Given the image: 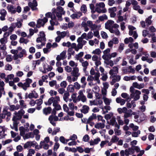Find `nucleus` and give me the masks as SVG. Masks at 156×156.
Instances as JSON below:
<instances>
[{"instance_id":"f257e3e1","label":"nucleus","mask_w":156,"mask_h":156,"mask_svg":"<svg viewBox=\"0 0 156 156\" xmlns=\"http://www.w3.org/2000/svg\"><path fill=\"white\" fill-rule=\"evenodd\" d=\"M52 12H48L45 14V17L51 18L50 21H54L58 20L62 21V15L64 14L65 12L63 8L61 6L57 7L56 9L53 8L51 10Z\"/></svg>"},{"instance_id":"f03ea898","label":"nucleus","mask_w":156,"mask_h":156,"mask_svg":"<svg viewBox=\"0 0 156 156\" xmlns=\"http://www.w3.org/2000/svg\"><path fill=\"white\" fill-rule=\"evenodd\" d=\"M25 111L22 109L18 111L15 112L14 113V116L12 119L13 123L10 125L11 128L14 129L15 131H18V126L19 123V120L22 118L23 115L25 113Z\"/></svg>"},{"instance_id":"7ed1b4c3","label":"nucleus","mask_w":156,"mask_h":156,"mask_svg":"<svg viewBox=\"0 0 156 156\" xmlns=\"http://www.w3.org/2000/svg\"><path fill=\"white\" fill-rule=\"evenodd\" d=\"M129 90L131 92L130 94L131 98H133L134 100L136 101L138 100L140 97L141 92L138 90H135L134 88L131 86Z\"/></svg>"},{"instance_id":"20e7f679","label":"nucleus","mask_w":156,"mask_h":156,"mask_svg":"<svg viewBox=\"0 0 156 156\" xmlns=\"http://www.w3.org/2000/svg\"><path fill=\"white\" fill-rule=\"evenodd\" d=\"M55 109H53L52 112V115L49 116L48 120L50 123L54 126H55L56 123L54 121H56L58 120V117L55 115L56 112Z\"/></svg>"},{"instance_id":"39448f33","label":"nucleus","mask_w":156,"mask_h":156,"mask_svg":"<svg viewBox=\"0 0 156 156\" xmlns=\"http://www.w3.org/2000/svg\"><path fill=\"white\" fill-rule=\"evenodd\" d=\"M79 70V69L78 67H74L73 68V70L71 72V75L73 76L72 78L73 82L76 81L78 77L80 75Z\"/></svg>"},{"instance_id":"423d86ee","label":"nucleus","mask_w":156,"mask_h":156,"mask_svg":"<svg viewBox=\"0 0 156 156\" xmlns=\"http://www.w3.org/2000/svg\"><path fill=\"white\" fill-rule=\"evenodd\" d=\"M9 108L8 107H6L5 108H4L2 112V113L0 114V118L2 119H4L5 118V116L7 115V119H8L9 117H10L11 115V113L9 112H8L7 110ZM9 119V118L8 121Z\"/></svg>"},{"instance_id":"0eeeda50","label":"nucleus","mask_w":156,"mask_h":156,"mask_svg":"<svg viewBox=\"0 0 156 156\" xmlns=\"http://www.w3.org/2000/svg\"><path fill=\"white\" fill-rule=\"evenodd\" d=\"M129 29V34L130 36H133L135 39H136L138 37V35L136 31L134 30L136 28L134 27L129 25L128 26Z\"/></svg>"},{"instance_id":"6e6552de","label":"nucleus","mask_w":156,"mask_h":156,"mask_svg":"<svg viewBox=\"0 0 156 156\" xmlns=\"http://www.w3.org/2000/svg\"><path fill=\"white\" fill-rule=\"evenodd\" d=\"M122 71L124 74H127L132 73L134 74L135 73V70L134 68H133L132 66H129L128 67H123L122 69Z\"/></svg>"},{"instance_id":"1a4fd4ad","label":"nucleus","mask_w":156,"mask_h":156,"mask_svg":"<svg viewBox=\"0 0 156 156\" xmlns=\"http://www.w3.org/2000/svg\"><path fill=\"white\" fill-rule=\"evenodd\" d=\"M48 21V19L46 18H44L43 19H38L37 21V24L36 26L37 27L39 28L41 26H44Z\"/></svg>"},{"instance_id":"9d476101","label":"nucleus","mask_w":156,"mask_h":156,"mask_svg":"<svg viewBox=\"0 0 156 156\" xmlns=\"http://www.w3.org/2000/svg\"><path fill=\"white\" fill-rule=\"evenodd\" d=\"M39 37L37 38L36 41L37 43L42 42V41H45L46 39L45 37V34L43 31H41L38 35Z\"/></svg>"},{"instance_id":"9b49d317","label":"nucleus","mask_w":156,"mask_h":156,"mask_svg":"<svg viewBox=\"0 0 156 156\" xmlns=\"http://www.w3.org/2000/svg\"><path fill=\"white\" fill-rule=\"evenodd\" d=\"M27 55V52L26 50L24 49H23L21 51L19 52L18 55H16L13 56V58L14 60H17L18 58H21L23 56H25Z\"/></svg>"},{"instance_id":"f8f14e48","label":"nucleus","mask_w":156,"mask_h":156,"mask_svg":"<svg viewBox=\"0 0 156 156\" xmlns=\"http://www.w3.org/2000/svg\"><path fill=\"white\" fill-rule=\"evenodd\" d=\"M80 62L81 63L82 66L83 67V70L84 73L86 71L87 67L89 65V62L87 61H85L84 59L81 58L79 60Z\"/></svg>"},{"instance_id":"ddd939ff","label":"nucleus","mask_w":156,"mask_h":156,"mask_svg":"<svg viewBox=\"0 0 156 156\" xmlns=\"http://www.w3.org/2000/svg\"><path fill=\"white\" fill-rule=\"evenodd\" d=\"M118 70L117 67L115 66L110 70L109 73L111 75V78H114L115 77V75L117 74L118 73Z\"/></svg>"},{"instance_id":"4468645a","label":"nucleus","mask_w":156,"mask_h":156,"mask_svg":"<svg viewBox=\"0 0 156 156\" xmlns=\"http://www.w3.org/2000/svg\"><path fill=\"white\" fill-rule=\"evenodd\" d=\"M114 22L113 21L109 20H108L106 23H105V28L106 29H108L110 31V29H112L113 24Z\"/></svg>"},{"instance_id":"2eb2a0df","label":"nucleus","mask_w":156,"mask_h":156,"mask_svg":"<svg viewBox=\"0 0 156 156\" xmlns=\"http://www.w3.org/2000/svg\"><path fill=\"white\" fill-rule=\"evenodd\" d=\"M28 5L32 10H35L37 9V8L36 7L37 5V4L36 0H34L32 2H29L28 3Z\"/></svg>"},{"instance_id":"dca6fc26","label":"nucleus","mask_w":156,"mask_h":156,"mask_svg":"<svg viewBox=\"0 0 156 156\" xmlns=\"http://www.w3.org/2000/svg\"><path fill=\"white\" fill-rule=\"evenodd\" d=\"M88 27L90 28L91 31L96 30L98 26L95 24H93L92 21L90 20H88L87 21Z\"/></svg>"},{"instance_id":"f3484780","label":"nucleus","mask_w":156,"mask_h":156,"mask_svg":"<svg viewBox=\"0 0 156 156\" xmlns=\"http://www.w3.org/2000/svg\"><path fill=\"white\" fill-rule=\"evenodd\" d=\"M8 11L11 14H14L16 12V8L12 5H8L7 6Z\"/></svg>"},{"instance_id":"a211bd4d","label":"nucleus","mask_w":156,"mask_h":156,"mask_svg":"<svg viewBox=\"0 0 156 156\" xmlns=\"http://www.w3.org/2000/svg\"><path fill=\"white\" fill-rule=\"evenodd\" d=\"M126 106L128 109L132 108V109H134L136 106L135 101L133 100L130 102H127L126 104Z\"/></svg>"},{"instance_id":"6ab92c4d","label":"nucleus","mask_w":156,"mask_h":156,"mask_svg":"<svg viewBox=\"0 0 156 156\" xmlns=\"http://www.w3.org/2000/svg\"><path fill=\"white\" fill-rule=\"evenodd\" d=\"M5 84L3 81H0V98L2 97V94L5 95V92L4 90Z\"/></svg>"},{"instance_id":"aec40b11","label":"nucleus","mask_w":156,"mask_h":156,"mask_svg":"<svg viewBox=\"0 0 156 156\" xmlns=\"http://www.w3.org/2000/svg\"><path fill=\"white\" fill-rule=\"evenodd\" d=\"M105 121L103 120V122H98L95 124L94 126L95 128L98 129H102L104 128L105 126Z\"/></svg>"},{"instance_id":"412c9836","label":"nucleus","mask_w":156,"mask_h":156,"mask_svg":"<svg viewBox=\"0 0 156 156\" xmlns=\"http://www.w3.org/2000/svg\"><path fill=\"white\" fill-rule=\"evenodd\" d=\"M56 34L60 36L61 38H64L67 34H69L68 31H63L61 32L60 31H57Z\"/></svg>"},{"instance_id":"4be33fe9","label":"nucleus","mask_w":156,"mask_h":156,"mask_svg":"<svg viewBox=\"0 0 156 156\" xmlns=\"http://www.w3.org/2000/svg\"><path fill=\"white\" fill-rule=\"evenodd\" d=\"M17 85L19 87H22L24 90H26L27 87H30L29 84H28L26 82L23 83L21 82H20L17 84Z\"/></svg>"},{"instance_id":"5701e85b","label":"nucleus","mask_w":156,"mask_h":156,"mask_svg":"<svg viewBox=\"0 0 156 156\" xmlns=\"http://www.w3.org/2000/svg\"><path fill=\"white\" fill-rule=\"evenodd\" d=\"M96 105L98 106L101 108H103V101L100 98H98L95 99Z\"/></svg>"},{"instance_id":"b1692460","label":"nucleus","mask_w":156,"mask_h":156,"mask_svg":"<svg viewBox=\"0 0 156 156\" xmlns=\"http://www.w3.org/2000/svg\"><path fill=\"white\" fill-rule=\"evenodd\" d=\"M51 26L48 27V29L49 30H54V26L57 25L58 24L57 20L54 21H50Z\"/></svg>"},{"instance_id":"393cba45","label":"nucleus","mask_w":156,"mask_h":156,"mask_svg":"<svg viewBox=\"0 0 156 156\" xmlns=\"http://www.w3.org/2000/svg\"><path fill=\"white\" fill-rule=\"evenodd\" d=\"M82 15V13L80 12H79L76 13L72 14L70 16L72 19H78Z\"/></svg>"},{"instance_id":"a878e982","label":"nucleus","mask_w":156,"mask_h":156,"mask_svg":"<svg viewBox=\"0 0 156 156\" xmlns=\"http://www.w3.org/2000/svg\"><path fill=\"white\" fill-rule=\"evenodd\" d=\"M116 101L117 103L119 104L120 105H123L125 103L126 101L122 99L121 97H118L116 99Z\"/></svg>"},{"instance_id":"bb28decb","label":"nucleus","mask_w":156,"mask_h":156,"mask_svg":"<svg viewBox=\"0 0 156 156\" xmlns=\"http://www.w3.org/2000/svg\"><path fill=\"white\" fill-rule=\"evenodd\" d=\"M110 124L114 126L115 127H118L119 128V125H118L116 121L115 118H112L110 120Z\"/></svg>"},{"instance_id":"cd10ccee","label":"nucleus","mask_w":156,"mask_h":156,"mask_svg":"<svg viewBox=\"0 0 156 156\" xmlns=\"http://www.w3.org/2000/svg\"><path fill=\"white\" fill-rule=\"evenodd\" d=\"M94 76L93 78L94 80V81H96V82L98 83H100V80H99V77L100 76V73L99 72H96L95 74L94 75Z\"/></svg>"},{"instance_id":"c85d7f7f","label":"nucleus","mask_w":156,"mask_h":156,"mask_svg":"<svg viewBox=\"0 0 156 156\" xmlns=\"http://www.w3.org/2000/svg\"><path fill=\"white\" fill-rule=\"evenodd\" d=\"M86 78L85 76L82 77L81 79L80 82L82 84L81 87L83 88H85L87 85V82L86 81Z\"/></svg>"},{"instance_id":"c756f323","label":"nucleus","mask_w":156,"mask_h":156,"mask_svg":"<svg viewBox=\"0 0 156 156\" xmlns=\"http://www.w3.org/2000/svg\"><path fill=\"white\" fill-rule=\"evenodd\" d=\"M29 98L31 99L32 98H37L38 97V95L35 91H33L30 93L28 95Z\"/></svg>"},{"instance_id":"7c9ffc66","label":"nucleus","mask_w":156,"mask_h":156,"mask_svg":"<svg viewBox=\"0 0 156 156\" xmlns=\"http://www.w3.org/2000/svg\"><path fill=\"white\" fill-rule=\"evenodd\" d=\"M100 141V138L98 137L94 139L93 140H90V145H94L97 144Z\"/></svg>"},{"instance_id":"2f4dec72","label":"nucleus","mask_w":156,"mask_h":156,"mask_svg":"<svg viewBox=\"0 0 156 156\" xmlns=\"http://www.w3.org/2000/svg\"><path fill=\"white\" fill-rule=\"evenodd\" d=\"M20 105H10L9 106V109L11 111H13L15 110H17L19 109Z\"/></svg>"},{"instance_id":"473e14b6","label":"nucleus","mask_w":156,"mask_h":156,"mask_svg":"<svg viewBox=\"0 0 156 156\" xmlns=\"http://www.w3.org/2000/svg\"><path fill=\"white\" fill-rule=\"evenodd\" d=\"M89 109V108L88 106L85 105L83 106L81 111L82 113L84 114H86L88 112Z\"/></svg>"},{"instance_id":"72a5a7b5","label":"nucleus","mask_w":156,"mask_h":156,"mask_svg":"<svg viewBox=\"0 0 156 156\" xmlns=\"http://www.w3.org/2000/svg\"><path fill=\"white\" fill-rule=\"evenodd\" d=\"M101 109L103 111V113L105 114L106 113H108V111L110 110L111 107L109 105H107L105 106L104 107L103 106V108Z\"/></svg>"},{"instance_id":"f704fd0d","label":"nucleus","mask_w":156,"mask_h":156,"mask_svg":"<svg viewBox=\"0 0 156 156\" xmlns=\"http://www.w3.org/2000/svg\"><path fill=\"white\" fill-rule=\"evenodd\" d=\"M51 108L50 107H48L47 108H45L43 109V113L45 115L49 114L51 113Z\"/></svg>"},{"instance_id":"c9c22d12","label":"nucleus","mask_w":156,"mask_h":156,"mask_svg":"<svg viewBox=\"0 0 156 156\" xmlns=\"http://www.w3.org/2000/svg\"><path fill=\"white\" fill-rule=\"evenodd\" d=\"M102 58L105 60L104 63L110 60L111 58L110 56V54L104 55H102Z\"/></svg>"},{"instance_id":"e433bc0d","label":"nucleus","mask_w":156,"mask_h":156,"mask_svg":"<svg viewBox=\"0 0 156 156\" xmlns=\"http://www.w3.org/2000/svg\"><path fill=\"white\" fill-rule=\"evenodd\" d=\"M87 97L89 99H91L93 98V92L91 91V90L90 89H88L87 90Z\"/></svg>"},{"instance_id":"4c0bfd02","label":"nucleus","mask_w":156,"mask_h":156,"mask_svg":"<svg viewBox=\"0 0 156 156\" xmlns=\"http://www.w3.org/2000/svg\"><path fill=\"white\" fill-rule=\"evenodd\" d=\"M133 111L131 109H129L128 111L126 113H125L124 115V118H128L129 117H130L132 115Z\"/></svg>"},{"instance_id":"58836bf2","label":"nucleus","mask_w":156,"mask_h":156,"mask_svg":"<svg viewBox=\"0 0 156 156\" xmlns=\"http://www.w3.org/2000/svg\"><path fill=\"white\" fill-rule=\"evenodd\" d=\"M81 25L82 27L83 28L85 31L87 32L89 30V29L88 27L87 22L86 23L84 21L82 23Z\"/></svg>"},{"instance_id":"ea45409f","label":"nucleus","mask_w":156,"mask_h":156,"mask_svg":"<svg viewBox=\"0 0 156 156\" xmlns=\"http://www.w3.org/2000/svg\"><path fill=\"white\" fill-rule=\"evenodd\" d=\"M109 31L112 33H114L115 35L117 36H119L120 35V32L118 29H113L112 28L110 29Z\"/></svg>"},{"instance_id":"a19ab883","label":"nucleus","mask_w":156,"mask_h":156,"mask_svg":"<svg viewBox=\"0 0 156 156\" xmlns=\"http://www.w3.org/2000/svg\"><path fill=\"white\" fill-rule=\"evenodd\" d=\"M96 118L97 116L96 114L93 113L92 115L90 116L89 118L87 119V123H88L89 122H90L93 119H96Z\"/></svg>"},{"instance_id":"79ce46f5","label":"nucleus","mask_w":156,"mask_h":156,"mask_svg":"<svg viewBox=\"0 0 156 156\" xmlns=\"http://www.w3.org/2000/svg\"><path fill=\"white\" fill-rule=\"evenodd\" d=\"M69 94L68 92L66 91L64 93L63 98L64 100L66 102L68 101L69 100Z\"/></svg>"},{"instance_id":"37998d69","label":"nucleus","mask_w":156,"mask_h":156,"mask_svg":"<svg viewBox=\"0 0 156 156\" xmlns=\"http://www.w3.org/2000/svg\"><path fill=\"white\" fill-rule=\"evenodd\" d=\"M67 92L73 93L74 91V87L72 85H69L67 87Z\"/></svg>"},{"instance_id":"c03bdc74","label":"nucleus","mask_w":156,"mask_h":156,"mask_svg":"<svg viewBox=\"0 0 156 156\" xmlns=\"http://www.w3.org/2000/svg\"><path fill=\"white\" fill-rule=\"evenodd\" d=\"M104 101L106 105H109L112 102V100L106 97L103 98Z\"/></svg>"},{"instance_id":"a18cd8bd","label":"nucleus","mask_w":156,"mask_h":156,"mask_svg":"<svg viewBox=\"0 0 156 156\" xmlns=\"http://www.w3.org/2000/svg\"><path fill=\"white\" fill-rule=\"evenodd\" d=\"M14 77V75L13 74H10L7 75V77L5 78V82L8 83L9 80H11Z\"/></svg>"},{"instance_id":"49530a36","label":"nucleus","mask_w":156,"mask_h":156,"mask_svg":"<svg viewBox=\"0 0 156 156\" xmlns=\"http://www.w3.org/2000/svg\"><path fill=\"white\" fill-rule=\"evenodd\" d=\"M19 130L20 131V135L22 136H23L25 134V128L22 126L19 127Z\"/></svg>"},{"instance_id":"de8ad7c7","label":"nucleus","mask_w":156,"mask_h":156,"mask_svg":"<svg viewBox=\"0 0 156 156\" xmlns=\"http://www.w3.org/2000/svg\"><path fill=\"white\" fill-rule=\"evenodd\" d=\"M152 18V16L151 15L146 19V23L147 26H149L151 24L152 21L151 20V19Z\"/></svg>"},{"instance_id":"09e8293b","label":"nucleus","mask_w":156,"mask_h":156,"mask_svg":"<svg viewBox=\"0 0 156 156\" xmlns=\"http://www.w3.org/2000/svg\"><path fill=\"white\" fill-rule=\"evenodd\" d=\"M118 20L117 21V23H119L120 22H122L124 20L126 21V15H125V17L124 18H123V17L121 15H118Z\"/></svg>"},{"instance_id":"8fccbe9b","label":"nucleus","mask_w":156,"mask_h":156,"mask_svg":"<svg viewBox=\"0 0 156 156\" xmlns=\"http://www.w3.org/2000/svg\"><path fill=\"white\" fill-rule=\"evenodd\" d=\"M114 129V131L115 134L118 136H119L121 134V131L119 129H120V126H119V128L118 127H115Z\"/></svg>"},{"instance_id":"3c124183","label":"nucleus","mask_w":156,"mask_h":156,"mask_svg":"<svg viewBox=\"0 0 156 156\" xmlns=\"http://www.w3.org/2000/svg\"><path fill=\"white\" fill-rule=\"evenodd\" d=\"M119 138L117 136L114 135L112 136L111 139V142L112 143H115L118 142L119 140Z\"/></svg>"},{"instance_id":"603ef678","label":"nucleus","mask_w":156,"mask_h":156,"mask_svg":"<svg viewBox=\"0 0 156 156\" xmlns=\"http://www.w3.org/2000/svg\"><path fill=\"white\" fill-rule=\"evenodd\" d=\"M20 105L21 106L22 109L25 108H27V105L24 103V101L23 100H20L19 101Z\"/></svg>"},{"instance_id":"864d4df0","label":"nucleus","mask_w":156,"mask_h":156,"mask_svg":"<svg viewBox=\"0 0 156 156\" xmlns=\"http://www.w3.org/2000/svg\"><path fill=\"white\" fill-rule=\"evenodd\" d=\"M54 99V98L53 97H52L51 98H49V99L48 100L47 103H45V104L47 105H50L52 104V103H53H53Z\"/></svg>"},{"instance_id":"5fc2aeb1","label":"nucleus","mask_w":156,"mask_h":156,"mask_svg":"<svg viewBox=\"0 0 156 156\" xmlns=\"http://www.w3.org/2000/svg\"><path fill=\"white\" fill-rule=\"evenodd\" d=\"M76 93H74L72 94L71 95V98L73 100V101L74 103H76L78 102L77 97L76 98Z\"/></svg>"},{"instance_id":"6e6d98bb","label":"nucleus","mask_w":156,"mask_h":156,"mask_svg":"<svg viewBox=\"0 0 156 156\" xmlns=\"http://www.w3.org/2000/svg\"><path fill=\"white\" fill-rule=\"evenodd\" d=\"M69 64L71 66L73 67V68L74 67H77V63L72 60H71L69 62Z\"/></svg>"},{"instance_id":"4d7b16f0","label":"nucleus","mask_w":156,"mask_h":156,"mask_svg":"<svg viewBox=\"0 0 156 156\" xmlns=\"http://www.w3.org/2000/svg\"><path fill=\"white\" fill-rule=\"evenodd\" d=\"M78 101H81L83 102H86L87 101L86 97L84 95L80 97L79 98H77Z\"/></svg>"},{"instance_id":"13d9d810","label":"nucleus","mask_w":156,"mask_h":156,"mask_svg":"<svg viewBox=\"0 0 156 156\" xmlns=\"http://www.w3.org/2000/svg\"><path fill=\"white\" fill-rule=\"evenodd\" d=\"M83 55V52H80L78 54L76 55L75 56V58L77 60H79L80 58L82 57Z\"/></svg>"},{"instance_id":"bf43d9fd","label":"nucleus","mask_w":156,"mask_h":156,"mask_svg":"<svg viewBox=\"0 0 156 156\" xmlns=\"http://www.w3.org/2000/svg\"><path fill=\"white\" fill-rule=\"evenodd\" d=\"M19 41L20 43H24L27 44L29 42V40L27 39H25L22 37L20 38Z\"/></svg>"},{"instance_id":"052dcab7","label":"nucleus","mask_w":156,"mask_h":156,"mask_svg":"<svg viewBox=\"0 0 156 156\" xmlns=\"http://www.w3.org/2000/svg\"><path fill=\"white\" fill-rule=\"evenodd\" d=\"M81 11L83 13H85L87 11V7L86 5L83 4L80 8Z\"/></svg>"},{"instance_id":"680f3d73","label":"nucleus","mask_w":156,"mask_h":156,"mask_svg":"<svg viewBox=\"0 0 156 156\" xmlns=\"http://www.w3.org/2000/svg\"><path fill=\"white\" fill-rule=\"evenodd\" d=\"M108 17L105 14H103L102 16H100L99 17V20L101 21H103L105 20H107Z\"/></svg>"},{"instance_id":"e2e57ef3","label":"nucleus","mask_w":156,"mask_h":156,"mask_svg":"<svg viewBox=\"0 0 156 156\" xmlns=\"http://www.w3.org/2000/svg\"><path fill=\"white\" fill-rule=\"evenodd\" d=\"M95 11L98 13H104L105 12L106 10H101V9L98 7H97L95 9Z\"/></svg>"},{"instance_id":"0e129e2a","label":"nucleus","mask_w":156,"mask_h":156,"mask_svg":"<svg viewBox=\"0 0 156 156\" xmlns=\"http://www.w3.org/2000/svg\"><path fill=\"white\" fill-rule=\"evenodd\" d=\"M101 51L100 49L97 48L93 51L92 52V54L99 55L101 53Z\"/></svg>"},{"instance_id":"69168bd1","label":"nucleus","mask_w":156,"mask_h":156,"mask_svg":"<svg viewBox=\"0 0 156 156\" xmlns=\"http://www.w3.org/2000/svg\"><path fill=\"white\" fill-rule=\"evenodd\" d=\"M66 51H64L60 53V55L61 56L62 60H63L66 58Z\"/></svg>"},{"instance_id":"338daca9","label":"nucleus","mask_w":156,"mask_h":156,"mask_svg":"<svg viewBox=\"0 0 156 156\" xmlns=\"http://www.w3.org/2000/svg\"><path fill=\"white\" fill-rule=\"evenodd\" d=\"M103 85L104 86L103 90L106 92H107V89H108L109 87V84L108 83L106 82L103 83Z\"/></svg>"},{"instance_id":"774afa93","label":"nucleus","mask_w":156,"mask_h":156,"mask_svg":"<svg viewBox=\"0 0 156 156\" xmlns=\"http://www.w3.org/2000/svg\"><path fill=\"white\" fill-rule=\"evenodd\" d=\"M6 49V47L5 44H1L0 45V51L3 52Z\"/></svg>"}]
</instances>
